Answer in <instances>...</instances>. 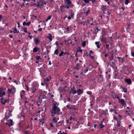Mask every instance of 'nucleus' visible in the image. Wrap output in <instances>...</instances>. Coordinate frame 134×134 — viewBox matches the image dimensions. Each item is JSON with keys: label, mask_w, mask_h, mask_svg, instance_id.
<instances>
[{"label": "nucleus", "mask_w": 134, "mask_h": 134, "mask_svg": "<svg viewBox=\"0 0 134 134\" xmlns=\"http://www.w3.org/2000/svg\"><path fill=\"white\" fill-rule=\"evenodd\" d=\"M121 9L123 11H124L125 10V8L124 7H122Z\"/></svg>", "instance_id": "62"}, {"label": "nucleus", "mask_w": 134, "mask_h": 134, "mask_svg": "<svg viewBox=\"0 0 134 134\" xmlns=\"http://www.w3.org/2000/svg\"><path fill=\"white\" fill-rule=\"evenodd\" d=\"M120 126V124L119 122L118 121H117V126L118 127H119Z\"/></svg>", "instance_id": "42"}, {"label": "nucleus", "mask_w": 134, "mask_h": 134, "mask_svg": "<svg viewBox=\"0 0 134 134\" xmlns=\"http://www.w3.org/2000/svg\"><path fill=\"white\" fill-rule=\"evenodd\" d=\"M58 41H56L55 42V44L57 46H59V44H58Z\"/></svg>", "instance_id": "55"}, {"label": "nucleus", "mask_w": 134, "mask_h": 134, "mask_svg": "<svg viewBox=\"0 0 134 134\" xmlns=\"http://www.w3.org/2000/svg\"><path fill=\"white\" fill-rule=\"evenodd\" d=\"M130 2V1L129 0H125V4L126 5H127Z\"/></svg>", "instance_id": "33"}, {"label": "nucleus", "mask_w": 134, "mask_h": 134, "mask_svg": "<svg viewBox=\"0 0 134 134\" xmlns=\"http://www.w3.org/2000/svg\"><path fill=\"white\" fill-rule=\"evenodd\" d=\"M36 88H35L33 87H32L31 88V91H32V93H34L36 91Z\"/></svg>", "instance_id": "17"}, {"label": "nucleus", "mask_w": 134, "mask_h": 134, "mask_svg": "<svg viewBox=\"0 0 134 134\" xmlns=\"http://www.w3.org/2000/svg\"><path fill=\"white\" fill-rule=\"evenodd\" d=\"M66 30L67 31H70L69 26H68L66 29Z\"/></svg>", "instance_id": "47"}, {"label": "nucleus", "mask_w": 134, "mask_h": 134, "mask_svg": "<svg viewBox=\"0 0 134 134\" xmlns=\"http://www.w3.org/2000/svg\"><path fill=\"white\" fill-rule=\"evenodd\" d=\"M70 110H77L78 108L76 107L75 105H72V107H70Z\"/></svg>", "instance_id": "9"}, {"label": "nucleus", "mask_w": 134, "mask_h": 134, "mask_svg": "<svg viewBox=\"0 0 134 134\" xmlns=\"http://www.w3.org/2000/svg\"><path fill=\"white\" fill-rule=\"evenodd\" d=\"M109 58V63L111 66L114 69H116L117 67L115 65V60L113 59V56L112 55L111 57H110Z\"/></svg>", "instance_id": "2"}, {"label": "nucleus", "mask_w": 134, "mask_h": 134, "mask_svg": "<svg viewBox=\"0 0 134 134\" xmlns=\"http://www.w3.org/2000/svg\"><path fill=\"white\" fill-rule=\"evenodd\" d=\"M113 119H114L116 121H118V119L115 115H114L113 116Z\"/></svg>", "instance_id": "39"}, {"label": "nucleus", "mask_w": 134, "mask_h": 134, "mask_svg": "<svg viewBox=\"0 0 134 134\" xmlns=\"http://www.w3.org/2000/svg\"><path fill=\"white\" fill-rule=\"evenodd\" d=\"M38 50V49L37 47H34L33 49V51L34 52H37Z\"/></svg>", "instance_id": "21"}, {"label": "nucleus", "mask_w": 134, "mask_h": 134, "mask_svg": "<svg viewBox=\"0 0 134 134\" xmlns=\"http://www.w3.org/2000/svg\"><path fill=\"white\" fill-rule=\"evenodd\" d=\"M34 41H35V43L36 45L38 44L40 42L39 40L37 38H36L34 39Z\"/></svg>", "instance_id": "14"}, {"label": "nucleus", "mask_w": 134, "mask_h": 134, "mask_svg": "<svg viewBox=\"0 0 134 134\" xmlns=\"http://www.w3.org/2000/svg\"><path fill=\"white\" fill-rule=\"evenodd\" d=\"M77 52H80L81 53H82V51L81 49H80L79 50H78L77 51Z\"/></svg>", "instance_id": "53"}, {"label": "nucleus", "mask_w": 134, "mask_h": 134, "mask_svg": "<svg viewBox=\"0 0 134 134\" xmlns=\"http://www.w3.org/2000/svg\"><path fill=\"white\" fill-rule=\"evenodd\" d=\"M86 42L85 41H83L82 43V46H83V47H85L86 46Z\"/></svg>", "instance_id": "29"}, {"label": "nucleus", "mask_w": 134, "mask_h": 134, "mask_svg": "<svg viewBox=\"0 0 134 134\" xmlns=\"http://www.w3.org/2000/svg\"><path fill=\"white\" fill-rule=\"evenodd\" d=\"M69 106H69V105H67L66 106V107L68 109H70V107Z\"/></svg>", "instance_id": "58"}, {"label": "nucleus", "mask_w": 134, "mask_h": 134, "mask_svg": "<svg viewBox=\"0 0 134 134\" xmlns=\"http://www.w3.org/2000/svg\"><path fill=\"white\" fill-rule=\"evenodd\" d=\"M101 9L103 12V13H105V11L106 10V7L105 5H103L101 6Z\"/></svg>", "instance_id": "10"}, {"label": "nucleus", "mask_w": 134, "mask_h": 134, "mask_svg": "<svg viewBox=\"0 0 134 134\" xmlns=\"http://www.w3.org/2000/svg\"><path fill=\"white\" fill-rule=\"evenodd\" d=\"M102 42L106 43L107 42V38L105 37H103L102 36H101L100 38Z\"/></svg>", "instance_id": "7"}, {"label": "nucleus", "mask_w": 134, "mask_h": 134, "mask_svg": "<svg viewBox=\"0 0 134 134\" xmlns=\"http://www.w3.org/2000/svg\"><path fill=\"white\" fill-rule=\"evenodd\" d=\"M95 44L96 45L97 47L98 48H99L100 46L99 45V42H96L95 43Z\"/></svg>", "instance_id": "19"}, {"label": "nucleus", "mask_w": 134, "mask_h": 134, "mask_svg": "<svg viewBox=\"0 0 134 134\" xmlns=\"http://www.w3.org/2000/svg\"><path fill=\"white\" fill-rule=\"evenodd\" d=\"M96 30H97V32H98L99 31H100V29H98V27H96Z\"/></svg>", "instance_id": "50"}, {"label": "nucleus", "mask_w": 134, "mask_h": 134, "mask_svg": "<svg viewBox=\"0 0 134 134\" xmlns=\"http://www.w3.org/2000/svg\"><path fill=\"white\" fill-rule=\"evenodd\" d=\"M24 32L26 33L27 32V29L26 28H24Z\"/></svg>", "instance_id": "52"}, {"label": "nucleus", "mask_w": 134, "mask_h": 134, "mask_svg": "<svg viewBox=\"0 0 134 134\" xmlns=\"http://www.w3.org/2000/svg\"><path fill=\"white\" fill-rule=\"evenodd\" d=\"M5 94V92L3 91V88H0V97H2Z\"/></svg>", "instance_id": "5"}, {"label": "nucleus", "mask_w": 134, "mask_h": 134, "mask_svg": "<svg viewBox=\"0 0 134 134\" xmlns=\"http://www.w3.org/2000/svg\"><path fill=\"white\" fill-rule=\"evenodd\" d=\"M36 59L37 60H38L41 59L40 57L39 56H36Z\"/></svg>", "instance_id": "35"}, {"label": "nucleus", "mask_w": 134, "mask_h": 134, "mask_svg": "<svg viewBox=\"0 0 134 134\" xmlns=\"http://www.w3.org/2000/svg\"><path fill=\"white\" fill-rule=\"evenodd\" d=\"M30 23L31 22L30 21H29L27 23H26L25 22H24L23 23V25L24 26L26 25L27 26H29L30 25Z\"/></svg>", "instance_id": "16"}, {"label": "nucleus", "mask_w": 134, "mask_h": 134, "mask_svg": "<svg viewBox=\"0 0 134 134\" xmlns=\"http://www.w3.org/2000/svg\"><path fill=\"white\" fill-rule=\"evenodd\" d=\"M57 118L56 117H54L53 119V121L54 123L56 124L57 122Z\"/></svg>", "instance_id": "18"}, {"label": "nucleus", "mask_w": 134, "mask_h": 134, "mask_svg": "<svg viewBox=\"0 0 134 134\" xmlns=\"http://www.w3.org/2000/svg\"><path fill=\"white\" fill-rule=\"evenodd\" d=\"M11 93L12 94H14L15 92V88L11 89Z\"/></svg>", "instance_id": "26"}, {"label": "nucleus", "mask_w": 134, "mask_h": 134, "mask_svg": "<svg viewBox=\"0 0 134 134\" xmlns=\"http://www.w3.org/2000/svg\"><path fill=\"white\" fill-rule=\"evenodd\" d=\"M71 16H69L68 17V19L70 20V19H71Z\"/></svg>", "instance_id": "64"}, {"label": "nucleus", "mask_w": 134, "mask_h": 134, "mask_svg": "<svg viewBox=\"0 0 134 134\" xmlns=\"http://www.w3.org/2000/svg\"><path fill=\"white\" fill-rule=\"evenodd\" d=\"M131 55L132 56L134 57V52H132L131 53Z\"/></svg>", "instance_id": "51"}, {"label": "nucleus", "mask_w": 134, "mask_h": 134, "mask_svg": "<svg viewBox=\"0 0 134 134\" xmlns=\"http://www.w3.org/2000/svg\"><path fill=\"white\" fill-rule=\"evenodd\" d=\"M109 45L108 44H106V47L108 50H109Z\"/></svg>", "instance_id": "41"}, {"label": "nucleus", "mask_w": 134, "mask_h": 134, "mask_svg": "<svg viewBox=\"0 0 134 134\" xmlns=\"http://www.w3.org/2000/svg\"><path fill=\"white\" fill-rule=\"evenodd\" d=\"M0 100H1V103L3 105H4L5 104V103L7 101L6 100H4L3 98H1Z\"/></svg>", "instance_id": "11"}, {"label": "nucleus", "mask_w": 134, "mask_h": 134, "mask_svg": "<svg viewBox=\"0 0 134 134\" xmlns=\"http://www.w3.org/2000/svg\"><path fill=\"white\" fill-rule=\"evenodd\" d=\"M114 113L115 114H117V112L115 110V111H114Z\"/></svg>", "instance_id": "63"}, {"label": "nucleus", "mask_w": 134, "mask_h": 134, "mask_svg": "<svg viewBox=\"0 0 134 134\" xmlns=\"http://www.w3.org/2000/svg\"><path fill=\"white\" fill-rule=\"evenodd\" d=\"M122 88L123 89V91L124 92L126 93V92H127V90L126 88V87H124L123 88L122 87Z\"/></svg>", "instance_id": "30"}, {"label": "nucleus", "mask_w": 134, "mask_h": 134, "mask_svg": "<svg viewBox=\"0 0 134 134\" xmlns=\"http://www.w3.org/2000/svg\"><path fill=\"white\" fill-rule=\"evenodd\" d=\"M74 15V13L72 10H71V17H73Z\"/></svg>", "instance_id": "28"}, {"label": "nucleus", "mask_w": 134, "mask_h": 134, "mask_svg": "<svg viewBox=\"0 0 134 134\" xmlns=\"http://www.w3.org/2000/svg\"><path fill=\"white\" fill-rule=\"evenodd\" d=\"M125 82L129 84H131L132 83L130 79H125Z\"/></svg>", "instance_id": "12"}, {"label": "nucleus", "mask_w": 134, "mask_h": 134, "mask_svg": "<svg viewBox=\"0 0 134 134\" xmlns=\"http://www.w3.org/2000/svg\"><path fill=\"white\" fill-rule=\"evenodd\" d=\"M67 99L68 100V101H69V102H70V101L71 100V99L69 97H67Z\"/></svg>", "instance_id": "44"}, {"label": "nucleus", "mask_w": 134, "mask_h": 134, "mask_svg": "<svg viewBox=\"0 0 134 134\" xmlns=\"http://www.w3.org/2000/svg\"><path fill=\"white\" fill-rule=\"evenodd\" d=\"M42 29L41 28H39L38 29V31H42Z\"/></svg>", "instance_id": "61"}, {"label": "nucleus", "mask_w": 134, "mask_h": 134, "mask_svg": "<svg viewBox=\"0 0 134 134\" xmlns=\"http://www.w3.org/2000/svg\"><path fill=\"white\" fill-rule=\"evenodd\" d=\"M46 1H44V0H43V5L44 4V5H46Z\"/></svg>", "instance_id": "59"}, {"label": "nucleus", "mask_w": 134, "mask_h": 134, "mask_svg": "<svg viewBox=\"0 0 134 134\" xmlns=\"http://www.w3.org/2000/svg\"><path fill=\"white\" fill-rule=\"evenodd\" d=\"M64 2L67 5L66 6V8H71L73 7V4L71 3L70 0H64Z\"/></svg>", "instance_id": "3"}, {"label": "nucleus", "mask_w": 134, "mask_h": 134, "mask_svg": "<svg viewBox=\"0 0 134 134\" xmlns=\"http://www.w3.org/2000/svg\"><path fill=\"white\" fill-rule=\"evenodd\" d=\"M58 49H56L54 51V54L58 55Z\"/></svg>", "instance_id": "23"}, {"label": "nucleus", "mask_w": 134, "mask_h": 134, "mask_svg": "<svg viewBox=\"0 0 134 134\" xmlns=\"http://www.w3.org/2000/svg\"><path fill=\"white\" fill-rule=\"evenodd\" d=\"M43 0H39L37 3V7H39L41 8L42 6H44V5H43Z\"/></svg>", "instance_id": "4"}, {"label": "nucleus", "mask_w": 134, "mask_h": 134, "mask_svg": "<svg viewBox=\"0 0 134 134\" xmlns=\"http://www.w3.org/2000/svg\"><path fill=\"white\" fill-rule=\"evenodd\" d=\"M11 89H8V91L9 92V93H11Z\"/></svg>", "instance_id": "49"}, {"label": "nucleus", "mask_w": 134, "mask_h": 134, "mask_svg": "<svg viewBox=\"0 0 134 134\" xmlns=\"http://www.w3.org/2000/svg\"><path fill=\"white\" fill-rule=\"evenodd\" d=\"M83 92V90L80 89L78 90L77 91V93L78 95H80Z\"/></svg>", "instance_id": "13"}, {"label": "nucleus", "mask_w": 134, "mask_h": 134, "mask_svg": "<svg viewBox=\"0 0 134 134\" xmlns=\"http://www.w3.org/2000/svg\"><path fill=\"white\" fill-rule=\"evenodd\" d=\"M25 87H26V89L27 90H28L29 89V87L27 85H26Z\"/></svg>", "instance_id": "56"}, {"label": "nucleus", "mask_w": 134, "mask_h": 134, "mask_svg": "<svg viewBox=\"0 0 134 134\" xmlns=\"http://www.w3.org/2000/svg\"><path fill=\"white\" fill-rule=\"evenodd\" d=\"M44 80L45 81H46L49 82V79L48 77L46 78L45 79H44Z\"/></svg>", "instance_id": "40"}, {"label": "nucleus", "mask_w": 134, "mask_h": 134, "mask_svg": "<svg viewBox=\"0 0 134 134\" xmlns=\"http://www.w3.org/2000/svg\"><path fill=\"white\" fill-rule=\"evenodd\" d=\"M64 55H65L66 56V57H68V56L69 55V53H68V52H67L64 53Z\"/></svg>", "instance_id": "36"}, {"label": "nucleus", "mask_w": 134, "mask_h": 134, "mask_svg": "<svg viewBox=\"0 0 134 134\" xmlns=\"http://www.w3.org/2000/svg\"><path fill=\"white\" fill-rule=\"evenodd\" d=\"M118 74L116 73L114 74V78L116 79L117 77Z\"/></svg>", "instance_id": "37"}, {"label": "nucleus", "mask_w": 134, "mask_h": 134, "mask_svg": "<svg viewBox=\"0 0 134 134\" xmlns=\"http://www.w3.org/2000/svg\"><path fill=\"white\" fill-rule=\"evenodd\" d=\"M115 109H114L112 108H111L110 109V111L111 112H112L113 111H115Z\"/></svg>", "instance_id": "45"}, {"label": "nucleus", "mask_w": 134, "mask_h": 134, "mask_svg": "<svg viewBox=\"0 0 134 134\" xmlns=\"http://www.w3.org/2000/svg\"><path fill=\"white\" fill-rule=\"evenodd\" d=\"M61 134H67V133L65 132H64L63 131L62 133H61Z\"/></svg>", "instance_id": "60"}, {"label": "nucleus", "mask_w": 134, "mask_h": 134, "mask_svg": "<svg viewBox=\"0 0 134 134\" xmlns=\"http://www.w3.org/2000/svg\"><path fill=\"white\" fill-rule=\"evenodd\" d=\"M51 15H50L49 16H48L47 18L45 20V21L46 22H47L48 21V20H50L51 19Z\"/></svg>", "instance_id": "24"}, {"label": "nucleus", "mask_w": 134, "mask_h": 134, "mask_svg": "<svg viewBox=\"0 0 134 134\" xmlns=\"http://www.w3.org/2000/svg\"><path fill=\"white\" fill-rule=\"evenodd\" d=\"M86 98L84 97L82 99V100L83 102H84L86 101Z\"/></svg>", "instance_id": "43"}, {"label": "nucleus", "mask_w": 134, "mask_h": 134, "mask_svg": "<svg viewBox=\"0 0 134 134\" xmlns=\"http://www.w3.org/2000/svg\"><path fill=\"white\" fill-rule=\"evenodd\" d=\"M77 92V91H76V90H73L72 91V93L74 94H76Z\"/></svg>", "instance_id": "38"}, {"label": "nucleus", "mask_w": 134, "mask_h": 134, "mask_svg": "<svg viewBox=\"0 0 134 134\" xmlns=\"http://www.w3.org/2000/svg\"><path fill=\"white\" fill-rule=\"evenodd\" d=\"M119 101L120 102L122 106H124L125 107L126 106V104L124 99H121Z\"/></svg>", "instance_id": "6"}, {"label": "nucleus", "mask_w": 134, "mask_h": 134, "mask_svg": "<svg viewBox=\"0 0 134 134\" xmlns=\"http://www.w3.org/2000/svg\"><path fill=\"white\" fill-rule=\"evenodd\" d=\"M102 123H103V121H101V123L100 124V127L101 128H103L104 126V125H103Z\"/></svg>", "instance_id": "22"}, {"label": "nucleus", "mask_w": 134, "mask_h": 134, "mask_svg": "<svg viewBox=\"0 0 134 134\" xmlns=\"http://www.w3.org/2000/svg\"><path fill=\"white\" fill-rule=\"evenodd\" d=\"M117 96L116 97V98H117V99H118L119 100V101L121 99H120L119 98V97L118 96Z\"/></svg>", "instance_id": "54"}, {"label": "nucleus", "mask_w": 134, "mask_h": 134, "mask_svg": "<svg viewBox=\"0 0 134 134\" xmlns=\"http://www.w3.org/2000/svg\"><path fill=\"white\" fill-rule=\"evenodd\" d=\"M2 18V15L0 14V21H1V19Z\"/></svg>", "instance_id": "57"}, {"label": "nucleus", "mask_w": 134, "mask_h": 134, "mask_svg": "<svg viewBox=\"0 0 134 134\" xmlns=\"http://www.w3.org/2000/svg\"><path fill=\"white\" fill-rule=\"evenodd\" d=\"M50 126L51 127H53V124L52 123H50Z\"/></svg>", "instance_id": "48"}, {"label": "nucleus", "mask_w": 134, "mask_h": 134, "mask_svg": "<svg viewBox=\"0 0 134 134\" xmlns=\"http://www.w3.org/2000/svg\"><path fill=\"white\" fill-rule=\"evenodd\" d=\"M84 1L86 3H88L89 2V0H84Z\"/></svg>", "instance_id": "46"}, {"label": "nucleus", "mask_w": 134, "mask_h": 134, "mask_svg": "<svg viewBox=\"0 0 134 134\" xmlns=\"http://www.w3.org/2000/svg\"><path fill=\"white\" fill-rule=\"evenodd\" d=\"M41 122L42 124H44L45 122V120L44 118H42L40 121Z\"/></svg>", "instance_id": "31"}, {"label": "nucleus", "mask_w": 134, "mask_h": 134, "mask_svg": "<svg viewBox=\"0 0 134 134\" xmlns=\"http://www.w3.org/2000/svg\"><path fill=\"white\" fill-rule=\"evenodd\" d=\"M64 52L63 51H61L60 53L59 54V56L60 57L62 56L63 55V54H64Z\"/></svg>", "instance_id": "27"}, {"label": "nucleus", "mask_w": 134, "mask_h": 134, "mask_svg": "<svg viewBox=\"0 0 134 134\" xmlns=\"http://www.w3.org/2000/svg\"><path fill=\"white\" fill-rule=\"evenodd\" d=\"M87 94L91 95L92 94V92L91 91H87Z\"/></svg>", "instance_id": "34"}, {"label": "nucleus", "mask_w": 134, "mask_h": 134, "mask_svg": "<svg viewBox=\"0 0 134 134\" xmlns=\"http://www.w3.org/2000/svg\"><path fill=\"white\" fill-rule=\"evenodd\" d=\"M58 104L56 102L54 103L52 105V109L51 110V116H53L56 114H59L60 109L58 107Z\"/></svg>", "instance_id": "1"}, {"label": "nucleus", "mask_w": 134, "mask_h": 134, "mask_svg": "<svg viewBox=\"0 0 134 134\" xmlns=\"http://www.w3.org/2000/svg\"><path fill=\"white\" fill-rule=\"evenodd\" d=\"M41 96H43L42 97V98L44 99L46 98L45 96L44 95H43V93H41Z\"/></svg>", "instance_id": "32"}, {"label": "nucleus", "mask_w": 134, "mask_h": 134, "mask_svg": "<svg viewBox=\"0 0 134 134\" xmlns=\"http://www.w3.org/2000/svg\"><path fill=\"white\" fill-rule=\"evenodd\" d=\"M117 58L119 60V62L121 63H123L125 59L124 57L121 58L119 57H117Z\"/></svg>", "instance_id": "8"}, {"label": "nucleus", "mask_w": 134, "mask_h": 134, "mask_svg": "<svg viewBox=\"0 0 134 134\" xmlns=\"http://www.w3.org/2000/svg\"><path fill=\"white\" fill-rule=\"evenodd\" d=\"M9 121H10V124H9V126L10 127L11 126L13 125V121L11 119H10Z\"/></svg>", "instance_id": "20"}, {"label": "nucleus", "mask_w": 134, "mask_h": 134, "mask_svg": "<svg viewBox=\"0 0 134 134\" xmlns=\"http://www.w3.org/2000/svg\"><path fill=\"white\" fill-rule=\"evenodd\" d=\"M13 32L14 34L18 33L19 32V31H18V32L16 28H14V31H13Z\"/></svg>", "instance_id": "25"}, {"label": "nucleus", "mask_w": 134, "mask_h": 134, "mask_svg": "<svg viewBox=\"0 0 134 134\" xmlns=\"http://www.w3.org/2000/svg\"><path fill=\"white\" fill-rule=\"evenodd\" d=\"M52 35L50 34H49L47 36V38L49 40L50 42H51L52 40Z\"/></svg>", "instance_id": "15"}]
</instances>
